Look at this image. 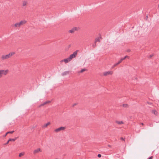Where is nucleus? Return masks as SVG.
Segmentation results:
<instances>
[{"label":"nucleus","mask_w":159,"mask_h":159,"mask_svg":"<svg viewBox=\"0 0 159 159\" xmlns=\"http://www.w3.org/2000/svg\"><path fill=\"white\" fill-rule=\"evenodd\" d=\"M15 53L14 52H10L8 54L6 55H2V56L1 58L2 60L7 59L8 58L11 57L12 55L15 54Z\"/></svg>","instance_id":"nucleus-1"},{"label":"nucleus","mask_w":159,"mask_h":159,"mask_svg":"<svg viewBox=\"0 0 159 159\" xmlns=\"http://www.w3.org/2000/svg\"><path fill=\"white\" fill-rule=\"evenodd\" d=\"M8 71L9 70H0V78L2 77V75H6L8 72Z\"/></svg>","instance_id":"nucleus-2"},{"label":"nucleus","mask_w":159,"mask_h":159,"mask_svg":"<svg viewBox=\"0 0 159 159\" xmlns=\"http://www.w3.org/2000/svg\"><path fill=\"white\" fill-rule=\"evenodd\" d=\"M78 51V50H77L76 51L74 52L72 54L70 55V57H69V59H70V60H71L73 58H75L77 55V52Z\"/></svg>","instance_id":"nucleus-3"},{"label":"nucleus","mask_w":159,"mask_h":159,"mask_svg":"<svg viewBox=\"0 0 159 159\" xmlns=\"http://www.w3.org/2000/svg\"><path fill=\"white\" fill-rule=\"evenodd\" d=\"M17 138L18 137H16L14 139H9L7 142L6 143H4L3 145H5L9 143V142H10V141H14L17 139Z\"/></svg>","instance_id":"nucleus-4"},{"label":"nucleus","mask_w":159,"mask_h":159,"mask_svg":"<svg viewBox=\"0 0 159 159\" xmlns=\"http://www.w3.org/2000/svg\"><path fill=\"white\" fill-rule=\"evenodd\" d=\"M65 129V128L64 127H61L55 129L54 131L55 132H58L61 130H64Z\"/></svg>","instance_id":"nucleus-5"},{"label":"nucleus","mask_w":159,"mask_h":159,"mask_svg":"<svg viewBox=\"0 0 159 159\" xmlns=\"http://www.w3.org/2000/svg\"><path fill=\"white\" fill-rule=\"evenodd\" d=\"M26 23V21L25 20H23L21 21L20 22L18 23V25L20 27L21 25L25 24Z\"/></svg>","instance_id":"nucleus-6"},{"label":"nucleus","mask_w":159,"mask_h":159,"mask_svg":"<svg viewBox=\"0 0 159 159\" xmlns=\"http://www.w3.org/2000/svg\"><path fill=\"white\" fill-rule=\"evenodd\" d=\"M112 74V71H109L107 72H105L103 73V75L104 76H107L109 75H111Z\"/></svg>","instance_id":"nucleus-7"},{"label":"nucleus","mask_w":159,"mask_h":159,"mask_svg":"<svg viewBox=\"0 0 159 159\" xmlns=\"http://www.w3.org/2000/svg\"><path fill=\"white\" fill-rule=\"evenodd\" d=\"M51 102V101H47L45 102H44V103H42L40 105H39V107H41V106H43L44 105L48 104V103H50Z\"/></svg>","instance_id":"nucleus-8"},{"label":"nucleus","mask_w":159,"mask_h":159,"mask_svg":"<svg viewBox=\"0 0 159 159\" xmlns=\"http://www.w3.org/2000/svg\"><path fill=\"white\" fill-rule=\"evenodd\" d=\"M77 30V28L76 27H74L72 28L71 30H70L69 31V32L70 33H73L74 32L76 31Z\"/></svg>","instance_id":"nucleus-9"},{"label":"nucleus","mask_w":159,"mask_h":159,"mask_svg":"<svg viewBox=\"0 0 159 159\" xmlns=\"http://www.w3.org/2000/svg\"><path fill=\"white\" fill-rule=\"evenodd\" d=\"M41 149L40 148H38L36 149L33 152V153L34 154H35L41 151Z\"/></svg>","instance_id":"nucleus-10"},{"label":"nucleus","mask_w":159,"mask_h":159,"mask_svg":"<svg viewBox=\"0 0 159 159\" xmlns=\"http://www.w3.org/2000/svg\"><path fill=\"white\" fill-rule=\"evenodd\" d=\"M22 6L23 7H24L26 6L28 4L27 1H24L22 2Z\"/></svg>","instance_id":"nucleus-11"},{"label":"nucleus","mask_w":159,"mask_h":159,"mask_svg":"<svg viewBox=\"0 0 159 159\" xmlns=\"http://www.w3.org/2000/svg\"><path fill=\"white\" fill-rule=\"evenodd\" d=\"M69 71H67L64 72L63 73H62L61 74V75L62 76H65L66 75L68 74H69Z\"/></svg>","instance_id":"nucleus-12"},{"label":"nucleus","mask_w":159,"mask_h":159,"mask_svg":"<svg viewBox=\"0 0 159 159\" xmlns=\"http://www.w3.org/2000/svg\"><path fill=\"white\" fill-rule=\"evenodd\" d=\"M70 61L71 60L69 59V57L64 59V61L65 63H67Z\"/></svg>","instance_id":"nucleus-13"},{"label":"nucleus","mask_w":159,"mask_h":159,"mask_svg":"<svg viewBox=\"0 0 159 159\" xmlns=\"http://www.w3.org/2000/svg\"><path fill=\"white\" fill-rule=\"evenodd\" d=\"M50 122H48L47 124L44 125L43 126V128H46L50 124Z\"/></svg>","instance_id":"nucleus-14"},{"label":"nucleus","mask_w":159,"mask_h":159,"mask_svg":"<svg viewBox=\"0 0 159 159\" xmlns=\"http://www.w3.org/2000/svg\"><path fill=\"white\" fill-rule=\"evenodd\" d=\"M126 58H129V57L128 56H126L125 57H124L121 58L120 61L122 62V61H123V60L125 59Z\"/></svg>","instance_id":"nucleus-15"},{"label":"nucleus","mask_w":159,"mask_h":159,"mask_svg":"<svg viewBox=\"0 0 159 159\" xmlns=\"http://www.w3.org/2000/svg\"><path fill=\"white\" fill-rule=\"evenodd\" d=\"M116 122L119 125H121L124 124V122L122 121H116Z\"/></svg>","instance_id":"nucleus-16"},{"label":"nucleus","mask_w":159,"mask_h":159,"mask_svg":"<svg viewBox=\"0 0 159 159\" xmlns=\"http://www.w3.org/2000/svg\"><path fill=\"white\" fill-rule=\"evenodd\" d=\"M98 41L99 42H100V41L99 37L95 39V43H96Z\"/></svg>","instance_id":"nucleus-17"},{"label":"nucleus","mask_w":159,"mask_h":159,"mask_svg":"<svg viewBox=\"0 0 159 159\" xmlns=\"http://www.w3.org/2000/svg\"><path fill=\"white\" fill-rule=\"evenodd\" d=\"M92 47L93 48H95L97 46L96 43H95V42H94V43L92 44Z\"/></svg>","instance_id":"nucleus-18"},{"label":"nucleus","mask_w":159,"mask_h":159,"mask_svg":"<svg viewBox=\"0 0 159 159\" xmlns=\"http://www.w3.org/2000/svg\"><path fill=\"white\" fill-rule=\"evenodd\" d=\"M87 70V69H86L84 68V69H82L80 70V72L82 73V72H83L84 71H86V70Z\"/></svg>","instance_id":"nucleus-19"},{"label":"nucleus","mask_w":159,"mask_h":159,"mask_svg":"<svg viewBox=\"0 0 159 159\" xmlns=\"http://www.w3.org/2000/svg\"><path fill=\"white\" fill-rule=\"evenodd\" d=\"M122 106L124 107H128V105L127 104H123Z\"/></svg>","instance_id":"nucleus-20"},{"label":"nucleus","mask_w":159,"mask_h":159,"mask_svg":"<svg viewBox=\"0 0 159 159\" xmlns=\"http://www.w3.org/2000/svg\"><path fill=\"white\" fill-rule=\"evenodd\" d=\"M14 25L15 27H20L18 23H17L15 24Z\"/></svg>","instance_id":"nucleus-21"},{"label":"nucleus","mask_w":159,"mask_h":159,"mask_svg":"<svg viewBox=\"0 0 159 159\" xmlns=\"http://www.w3.org/2000/svg\"><path fill=\"white\" fill-rule=\"evenodd\" d=\"M14 132V131H8V132H7V134H12Z\"/></svg>","instance_id":"nucleus-22"},{"label":"nucleus","mask_w":159,"mask_h":159,"mask_svg":"<svg viewBox=\"0 0 159 159\" xmlns=\"http://www.w3.org/2000/svg\"><path fill=\"white\" fill-rule=\"evenodd\" d=\"M24 154V153H23L22 152L20 153L19 155V157H21V156H23Z\"/></svg>","instance_id":"nucleus-23"},{"label":"nucleus","mask_w":159,"mask_h":159,"mask_svg":"<svg viewBox=\"0 0 159 159\" xmlns=\"http://www.w3.org/2000/svg\"><path fill=\"white\" fill-rule=\"evenodd\" d=\"M71 47V45L70 44H69L68 46V47L67 48H66V50H67L68 49L70 48V47Z\"/></svg>","instance_id":"nucleus-24"},{"label":"nucleus","mask_w":159,"mask_h":159,"mask_svg":"<svg viewBox=\"0 0 159 159\" xmlns=\"http://www.w3.org/2000/svg\"><path fill=\"white\" fill-rule=\"evenodd\" d=\"M125 138H123V137H121V138H120V139L121 140H123V141H125Z\"/></svg>","instance_id":"nucleus-25"},{"label":"nucleus","mask_w":159,"mask_h":159,"mask_svg":"<svg viewBox=\"0 0 159 159\" xmlns=\"http://www.w3.org/2000/svg\"><path fill=\"white\" fill-rule=\"evenodd\" d=\"M119 65V64H118V63H117L115 64H114V66L115 67V66H117V65Z\"/></svg>","instance_id":"nucleus-26"},{"label":"nucleus","mask_w":159,"mask_h":159,"mask_svg":"<svg viewBox=\"0 0 159 159\" xmlns=\"http://www.w3.org/2000/svg\"><path fill=\"white\" fill-rule=\"evenodd\" d=\"M101 154H98V157H101Z\"/></svg>","instance_id":"nucleus-27"},{"label":"nucleus","mask_w":159,"mask_h":159,"mask_svg":"<svg viewBox=\"0 0 159 159\" xmlns=\"http://www.w3.org/2000/svg\"><path fill=\"white\" fill-rule=\"evenodd\" d=\"M153 158V156H152L150 157L148 159H152Z\"/></svg>","instance_id":"nucleus-28"},{"label":"nucleus","mask_w":159,"mask_h":159,"mask_svg":"<svg viewBox=\"0 0 159 159\" xmlns=\"http://www.w3.org/2000/svg\"><path fill=\"white\" fill-rule=\"evenodd\" d=\"M7 134V132L6 133V134L3 136V137H6V136L7 135V134Z\"/></svg>","instance_id":"nucleus-29"},{"label":"nucleus","mask_w":159,"mask_h":159,"mask_svg":"<svg viewBox=\"0 0 159 159\" xmlns=\"http://www.w3.org/2000/svg\"><path fill=\"white\" fill-rule=\"evenodd\" d=\"M153 54H151L149 56V57L150 58H151L152 57H153Z\"/></svg>","instance_id":"nucleus-30"},{"label":"nucleus","mask_w":159,"mask_h":159,"mask_svg":"<svg viewBox=\"0 0 159 159\" xmlns=\"http://www.w3.org/2000/svg\"><path fill=\"white\" fill-rule=\"evenodd\" d=\"M77 105V104L76 103H74V104H73V107H74L75 106H76Z\"/></svg>","instance_id":"nucleus-31"},{"label":"nucleus","mask_w":159,"mask_h":159,"mask_svg":"<svg viewBox=\"0 0 159 159\" xmlns=\"http://www.w3.org/2000/svg\"><path fill=\"white\" fill-rule=\"evenodd\" d=\"M121 62L120 61H119L117 62L119 64H120Z\"/></svg>","instance_id":"nucleus-32"},{"label":"nucleus","mask_w":159,"mask_h":159,"mask_svg":"<svg viewBox=\"0 0 159 159\" xmlns=\"http://www.w3.org/2000/svg\"><path fill=\"white\" fill-rule=\"evenodd\" d=\"M121 62L120 61H119L117 62L119 64H120Z\"/></svg>","instance_id":"nucleus-33"},{"label":"nucleus","mask_w":159,"mask_h":159,"mask_svg":"<svg viewBox=\"0 0 159 159\" xmlns=\"http://www.w3.org/2000/svg\"><path fill=\"white\" fill-rule=\"evenodd\" d=\"M121 62L120 61H119L117 62L119 64H120Z\"/></svg>","instance_id":"nucleus-34"},{"label":"nucleus","mask_w":159,"mask_h":159,"mask_svg":"<svg viewBox=\"0 0 159 159\" xmlns=\"http://www.w3.org/2000/svg\"><path fill=\"white\" fill-rule=\"evenodd\" d=\"M63 61H64V59H63V60H61V61H60V62H61H61H63Z\"/></svg>","instance_id":"nucleus-35"},{"label":"nucleus","mask_w":159,"mask_h":159,"mask_svg":"<svg viewBox=\"0 0 159 159\" xmlns=\"http://www.w3.org/2000/svg\"><path fill=\"white\" fill-rule=\"evenodd\" d=\"M141 124L142 125H144V124L143 123H141Z\"/></svg>","instance_id":"nucleus-36"},{"label":"nucleus","mask_w":159,"mask_h":159,"mask_svg":"<svg viewBox=\"0 0 159 159\" xmlns=\"http://www.w3.org/2000/svg\"><path fill=\"white\" fill-rule=\"evenodd\" d=\"M108 146L109 147H111V146L110 145H108Z\"/></svg>","instance_id":"nucleus-37"},{"label":"nucleus","mask_w":159,"mask_h":159,"mask_svg":"<svg viewBox=\"0 0 159 159\" xmlns=\"http://www.w3.org/2000/svg\"><path fill=\"white\" fill-rule=\"evenodd\" d=\"M130 51V50H129L128 51V52H129V51Z\"/></svg>","instance_id":"nucleus-38"},{"label":"nucleus","mask_w":159,"mask_h":159,"mask_svg":"<svg viewBox=\"0 0 159 159\" xmlns=\"http://www.w3.org/2000/svg\"><path fill=\"white\" fill-rule=\"evenodd\" d=\"M156 112V111H155V112H154V113L155 114V112Z\"/></svg>","instance_id":"nucleus-39"},{"label":"nucleus","mask_w":159,"mask_h":159,"mask_svg":"<svg viewBox=\"0 0 159 159\" xmlns=\"http://www.w3.org/2000/svg\"><path fill=\"white\" fill-rule=\"evenodd\" d=\"M148 17V16H146V18H147Z\"/></svg>","instance_id":"nucleus-40"},{"label":"nucleus","mask_w":159,"mask_h":159,"mask_svg":"<svg viewBox=\"0 0 159 159\" xmlns=\"http://www.w3.org/2000/svg\"><path fill=\"white\" fill-rule=\"evenodd\" d=\"M148 17V16H146V18H147Z\"/></svg>","instance_id":"nucleus-41"}]
</instances>
